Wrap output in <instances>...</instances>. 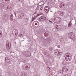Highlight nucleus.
Returning a JSON list of instances; mask_svg holds the SVG:
<instances>
[{
    "instance_id": "412c9836",
    "label": "nucleus",
    "mask_w": 76,
    "mask_h": 76,
    "mask_svg": "<svg viewBox=\"0 0 76 76\" xmlns=\"http://www.w3.org/2000/svg\"><path fill=\"white\" fill-rule=\"evenodd\" d=\"M10 21H13V18H12L10 19Z\"/></svg>"
},
{
    "instance_id": "f3484780",
    "label": "nucleus",
    "mask_w": 76,
    "mask_h": 76,
    "mask_svg": "<svg viewBox=\"0 0 76 76\" xmlns=\"http://www.w3.org/2000/svg\"><path fill=\"white\" fill-rule=\"evenodd\" d=\"M62 64H63L64 65H65V64H66L65 63V62H64V61L62 62Z\"/></svg>"
},
{
    "instance_id": "f03ea898",
    "label": "nucleus",
    "mask_w": 76,
    "mask_h": 76,
    "mask_svg": "<svg viewBox=\"0 0 76 76\" xmlns=\"http://www.w3.org/2000/svg\"><path fill=\"white\" fill-rule=\"evenodd\" d=\"M68 37L69 38H72L73 39L75 38V35L73 33H69L68 34Z\"/></svg>"
},
{
    "instance_id": "5701e85b",
    "label": "nucleus",
    "mask_w": 76,
    "mask_h": 76,
    "mask_svg": "<svg viewBox=\"0 0 76 76\" xmlns=\"http://www.w3.org/2000/svg\"><path fill=\"white\" fill-rule=\"evenodd\" d=\"M64 70H65V71H66V72H67V69H64Z\"/></svg>"
},
{
    "instance_id": "dca6fc26",
    "label": "nucleus",
    "mask_w": 76,
    "mask_h": 76,
    "mask_svg": "<svg viewBox=\"0 0 76 76\" xmlns=\"http://www.w3.org/2000/svg\"><path fill=\"white\" fill-rule=\"evenodd\" d=\"M25 67L26 68H30V66L26 65L25 66Z\"/></svg>"
},
{
    "instance_id": "f257e3e1",
    "label": "nucleus",
    "mask_w": 76,
    "mask_h": 76,
    "mask_svg": "<svg viewBox=\"0 0 76 76\" xmlns=\"http://www.w3.org/2000/svg\"><path fill=\"white\" fill-rule=\"evenodd\" d=\"M71 55L69 53H66L65 55V60L66 61H69L72 60V57H70Z\"/></svg>"
},
{
    "instance_id": "6ab92c4d",
    "label": "nucleus",
    "mask_w": 76,
    "mask_h": 76,
    "mask_svg": "<svg viewBox=\"0 0 76 76\" xmlns=\"http://www.w3.org/2000/svg\"><path fill=\"white\" fill-rule=\"evenodd\" d=\"M58 25H57L56 26V29H58Z\"/></svg>"
},
{
    "instance_id": "e433bc0d",
    "label": "nucleus",
    "mask_w": 76,
    "mask_h": 76,
    "mask_svg": "<svg viewBox=\"0 0 76 76\" xmlns=\"http://www.w3.org/2000/svg\"><path fill=\"white\" fill-rule=\"evenodd\" d=\"M21 18L22 17H21Z\"/></svg>"
},
{
    "instance_id": "c9c22d12",
    "label": "nucleus",
    "mask_w": 76,
    "mask_h": 76,
    "mask_svg": "<svg viewBox=\"0 0 76 76\" xmlns=\"http://www.w3.org/2000/svg\"><path fill=\"white\" fill-rule=\"evenodd\" d=\"M7 60H9V59H7Z\"/></svg>"
},
{
    "instance_id": "a878e982",
    "label": "nucleus",
    "mask_w": 76,
    "mask_h": 76,
    "mask_svg": "<svg viewBox=\"0 0 76 76\" xmlns=\"http://www.w3.org/2000/svg\"><path fill=\"white\" fill-rule=\"evenodd\" d=\"M36 9H37V10H38V8H36Z\"/></svg>"
},
{
    "instance_id": "9d476101",
    "label": "nucleus",
    "mask_w": 76,
    "mask_h": 76,
    "mask_svg": "<svg viewBox=\"0 0 76 76\" xmlns=\"http://www.w3.org/2000/svg\"><path fill=\"white\" fill-rule=\"evenodd\" d=\"M71 25H72V23L71 22V21H70L69 23L68 24V27H70V28H71Z\"/></svg>"
},
{
    "instance_id": "473e14b6",
    "label": "nucleus",
    "mask_w": 76,
    "mask_h": 76,
    "mask_svg": "<svg viewBox=\"0 0 76 76\" xmlns=\"http://www.w3.org/2000/svg\"><path fill=\"white\" fill-rule=\"evenodd\" d=\"M50 12H51L52 13H53V12L52 11H50Z\"/></svg>"
},
{
    "instance_id": "c756f323",
    "label": "nucleus",
    "mask_w": 76,
    "mask_h": 76,
    "mask_svg": "<svg viewBox=\"0 0 76 76\" xmlns=\"http://www.w3.org/2000/svg\"><path fill=\"white\" fill-rule=\"evenodd\" d=\"M40 10H42V9H41V8H40Z\"/></svg>"
},
{
    "instance_id": "39448f33",
    "label": "nucleus",
    "mask_w": 76,
    "mask_h": 76,
    "mask_svg": "<svg viewBox=\"0 0 76 76\" xmlns=\"http://www.w3.org/2000/svg\"><path fill=\"white\" fill-rule=\"evenodd\" d=\"M49 10H50V8L48 6L45 7L44 10L47 13H48V11H49Z\"/></svg>"
},
{
    "instance_id": "7c9ffc66",
    "label": "nucleus",
    "mask_w": 76,
    "mask_h": 76,
    "mask_svg": "<svg viewBox=\"0 0 76 76\" xmlns=\"http://www.w3.org/2000/svg\"><path fill=\"white\" fill-rule=\"evenodd\" d=\"M27 21H28V19L27 18Z\"/></svg>"
},
{
    "instance_id": "cd10ccee",
    "label": "nucleus",
    "mask_w": 76,
    "mask_h": 76,
    "mask_svg": "<svg viewBox=\"0 0 76 76\" xmlns=\"http://www.w3.org/2000/svg\"><path fill=\"white\" fill-rule=\"evenodd\" d=\"M11 17H12V18H13V17H12L13 16V15H11Z\"/></svg>"
},
{
    "instance_id": "aec40b11",
    "label": "nucleus",
    "mask_w": 76,
    "mask_h": 76,
    "mask_svg": "<svg viewBox=\"0 0 76 76\" xmlns=\"http://www.w3.org/2000/svg\"><path fill=\"white\" fill-rule=\"evenodd\" d=\"M63 76H69V75L67 74H64Z\"/></svg>"
},
{
    "instance_id": "2f4dec72",
    "label": "nucleus",
    "mask_w": 76,
    "mask_h": 76,
    "mask_svg": "<svg viewBox=\"0 0 76 76\" xmlns=\"http://www.w3.org/2000/svg\"><path fill=\"white\" fill-rule=\"evenodd\" d=\"M21 15H22V16H23V15H22V14H21Z\"/></svg>"
},
{
    "instance_id": "bb28decb",
    "label": "nucleus",
    "mask_w": 76,
    "mask_h": 76,
    "mask_svg": "<svg viewBox=\"0 0 76 76\" xmlns=\"http://www.w3.org/2000/svg\"><path fill=\"white\" fill-rule=\"evenodd\" d=\"M36 13H37V12H36L35 13H34V14H36Z\"/></svg>"
},
{
    "instance_id": "f704fd0d",
    "label": "nucleus",
    "mask_w": 76,
    "mask_h": 76,
    "mask_svg": "<svg viewBox=\"0 0 76 76\" xmlns=\"http://www.w3.org/2000/svg\"><path fill=\"white\" fill-rule=\"evenodd\" d=\"M60 72V73H61V72Z\"/></svg>"
},
{
    "instance_id": "a211bd4d",
    "label": "nucleus",
    "mask_w": 76,
    "mask_h": 76,
    "mask_svg": "<svg viewBox=\"0 0 76 76\" xmlns=\"http://www.w3.org/2000/svg\"><path fill=\"white\" fill-rule=\"evenodd\" d=\"M19 37H23V35L22 34H20L19 35Z\"/></svg>"
},
{
    "instance_id": "9b49d317",
    "label": "nucleus",
    "mask_w": 76,
    "mask_h": 76,
    "mask_svg": "<svg viewBox=\"0 0 76 76\" xmlns=\"http://www.w3.org/2000/svg\"><path fill=\"white\" fill-rule=\"evenodd\" d=\"M22 53L23 54V55H24V56H26V52H25V51H23L22 52Z\"/></svg>"
},
{
    "instance_id": "393cba45",
    "label": "nucleus",
    "mask_w": 76,
    "mask_h": 76,
    "mask_svg": "<svg viewBox=\"0 0 76 76\" xmlns=\"http://www.w3.org/2000/svg\"><path fill=\"white\" fill-rule=\"evenodd\" d=\"M49 22H50V23H52V21L50 20H49Z\"/></svg>"
},
{
    "instance_id": "2eb2a0df",
    "label": "nucleus",
    "mask_w": 76,
    "mask_h": 76,
    "mask_svg": "<svg viewBox=\"0 0 76 76\" xmlns=\"http://www.w3.org/2000/svg\"><path fill=\"white\" fill-rule=\"evenodd\" d=\"M34 23H35V25H37V23H38V22L37 21H35L34 22Z\"/></svg>"
},
{
    "instance_id": "0eeeda50",
    "label": "nucleus",
    "mask_w": 76,
    "mask_h": 76,
    "mask_svg": "<svg viewBox=\"0 0 76 76\" xmlns=\"http://www.w3.org/2000/svg\"><path fill=\"white\" fill-rule=\"evenodd\" d=\"M39 19L40 20H43L44 21L46 20V18L45 17H44L43 16H41L40 17Z\"/></svg>"
},
{
    "instance_id": "f8f14e48",
    "label": "nucleus",
    "mask_w": 76,
    "mask_h": 76,
    "mask_svg": "<svg viewBox=\"0 0 76 76\" xmlns=\"http://www.w3.org/2000/svg\"><path fill=\"white\" fill-rule=\"evenodd\" d=\"M43 53L45 55L47 54V50H44V51H43Z\"/></svg>"
},
{
    "instance_id": "b1692460",
    "label": "nucleus",
    "mask_w": 76,
    "mask_h": 76,
    "mask_svg": "<svg viewBox=\"0 0 76 76\" xmlns=\"http://www.w3.org/2000/svg\"><path fill=\"white\" fill-rule=\"evenodd\" d=\"M2 36V34L1 33H0V37H1Z\"/></svg>"
},
{
    "instance_id": "1a4fd4ad",
    "label": "nucleus",
    "mask_w": 76,
    "mask_h": 76,
    "mask_svg": "<svg viewBox=\"0 0 76 76\" xmlns=\"http://www.w3.org/2000/svg\"><path fill=\"white\" fill-rule=\"evenodd\" d=\"M16 29H14L13 31H12V34L13 35H15V34L16 33V32L15 31H16Z\"/></svg>"
},
{
    "instance_id": "423d86ee",
    "label": "nucleus",
    "mask_w": 76,
    "mask_h": 76,
    "mask_svg": "<svg viewBox=\"0 0 76 76\" xmlns=\"http://www.w3.org/2000/svg\"><path fill=\"white\" fill-rule=\"evenodd\" d=\"M65 7V4L64 3H61L60 4V7L62 9H64Z\"/></svg>"
},
{
    "instance_id": "4be33fe9",
    "label": "nucleus",
    "mask_w": 76,
    "mask_h": 76,
    "mask_svg": "<svg viewBox=\"0 0 76 76\" xmlns=\"http://www.w3.org/2000/svg\"><path fill=\"white\" fill-rule=\"evenodd\" d=\"M17 35V34H16V33H15V34H14V36L15 37H16V36Z\"/></svg>"
},
{
    "instance_id": "ddd939ff",
    "label": "nucleus",
    "mask_w": 76,
    "mask_h": 76,
    "mask_svg": "<svg viewBox=\"0 0 76 76\" xmlns=\"http://www.w3.org/2000/svg\"><path fill=\"white\" fill-rule=\"evenodd\" d=\"M22 76H27V74L26 73H23L21 74Z\"/></svg>"
},
{
    "instance_id": "4468645a",
    "label": "nucleus",
    "mask_w": 76,
    "mask_h": 76,
    "mask_svg": "<svg viewBox=\"0 0 76 76\" xmlns=\"http://www.w3.org/2000/svg\"><path fill=\"white\" fill-rule=\"evenodd\" d=\"M35 18H36V16H35L34 17H33L32 19V21H34V19H35Z\"/></svg>"
},
{
    "instance_id": "6e6552de",
    "label": "nucleus",
    "mask_w": 76,
    "mask_h": 76,
    "mask_svg": "<svg viewBox=\"0 0 76 76\" xmlns=\"http://www.w3.org/2000/svg\"><path fill=\"white\" fill-rule=\"evenodd\" d=\"M64 12H60L59 13V15L61 16H62L64 15Z\"/></svg>"
},
{
    "instance_id": "72a5a7b5",
    "label": "nucleus",
    "mask_w": 76,
    "mask_h": 76,
    "mask_svg": "<svg viewBox=\"0 0 76 76\" xmlns=\"http://www.w3.org/2000/svg\"><path fill=\"white\" fill-rule=\"evenodd\" d=\"M16 31H18V30H16Z\"/></svg>"
},
{
    "instance_id": "7ed1b4c3",
    "label": "nucleus",
    "mask_w": 76,
    "mask_h": 76,
    "mask_svg": "<svg viewBox=\"0 0 76 76\" xmlns=\"http://www.w3.org/2000/svg\"><path fill=\"white\" fill-rule=\"evenodd\" d=\"M6 45L7 50H10V42L9 40H7L6 42Z\"/></svg>"
},
{
    "instance_id": "c85d7f7f",
    "label": "nucleus",
    "mask_w": 76,
    "mask_h": 76,
    "mask_svg": "<svg viewBox=\"0 0 76 76\" xmlns=\"http://www.w3.org/2000/svg\"><path fill=\"white\" fill-rule=\"evenodd\" d=\"M5 59H6V60H7V57H6V58H5Z\"/></svg>"
},
{
    "instance_id": "20e7f679",
    "label": "nucleus",
    "mask_w": 76,
    "mask_h": 76,
    "mask_svg": "<svg viewBox=\"0 0 76 76\" xmlns=\"http://www.w3.org/2000/svg\"><path fill=\"white\" fill-rule=\"evenodd\" d=\"M56 51L55 54L56 56H60V55L61 54V51H59L58 50H56Z\"/></svg>"
}]
</instances>
